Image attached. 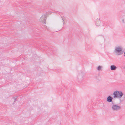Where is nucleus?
<instances>
[{
  "label": "nucleus",
  "instance_id": "f257e3e1",
  "mask_svg": "<svg viewBox=\"0 0 125 125\" xmlns=\"http://www.w3.org/2000/svg\"><path fill=\"white\" fill-rule=\"evenodd\" d=\"M114 95L113 97L114 98H119V100L120 102H122L123 101V100H122L121 98L123 96V93L121 91H115L113 93Z\"/></svg>",
  "mask_w": 125,
  "mask_h": 125
},
{
  "label": "nucleus",
  "instance_id": "f03ea898",
  "mask_svg": "<svg viewBox=\"0 0 125 125\" xmlns=\"http://www.w3.org/2000/svg\"><path fill=\"white\" fill-rule=\"evenodd\" d=\"M47 17V15L45 14L44 15L41 16L40 19V21L42 23H43V26H45V27L46 28L47 27L45 26L46 24V19Z\"/></svg>",
  "mask_w": 125,
  "mask_h": 125
},
{
  "label": "nucleus",
  "instance_id": "7ed1b4c3",
  "mask_svg": "<svg viewBox=\"0 0 125 125\" xmlns=\"http://www.w3.org/2000/svg\"><path fill=\"white\" fill-rule=\"evenodd\" d=\"M114 51L118 55L122 54L123 53L122 51V48L121 46L116 47Z\"/></svg>",
  "mask_w": 125,
  "mask_h": 125
},
{
  "label": "nucleus",
  "instance_id": "20e7f679",
  "mask_svg": "<svg viewBox=\"0 0 125 125\" xmlns=\"http://www.w3.org/2000/svg\"><path fill=\"white\" fill-rule=\"evenodd\" d=\"M111 108L113 111H117L121 109V107L115 104H112L111 105Z\"/></svg>",
  "mask_w": 125,
  "mask_h": 125
},
{
  "label": "nucleus",
  "instance_id": "39448f33",
  "mask_svg": "<svg viewBox=\"0 0 125 125\" xmlns=\"http://www.w3.org/2000/svg\"><path fill=\"white\" fill-rule=\"evenodd\" d=\"M110 69L111 70H115L117 68V67L114 65H111L110 66Z\"/></svg>",
  "mask_w": 125,
  "mask_h": 125
},
{
  "label": "nucleus",
  "instance_id": "423d86ee",
  "mask_svg": "<svg viewBox=\"0 0 125 125\" xmlns=\"http://www.w3.org/2000/svg\"><path fill=\"white\" fill-rule=\"evenodd\" d=\"M113 98L110 96H108L107 98V101L108 102H112Z\"/></svg>",
  "mask_w": 125,
  "mask_h": 125
},
{
  "label": "nucleus",
  "instance_id": "0eeeda50",
  "mask_svg": "<svg viewBox=\"0 0 125 125\" xmlns=\"http://www.w3.org/2000/svg\"><path fill=\"white\" fill-rule=\"evenodd\" d=\"M102 68V67L100 66H99L97 68L98 70L100 71L101 70V68Z\"/></svg>",
  "mask_w": 125,
  "mask_h": 125
},
{
  "label": "nucleus",
  "instance_id": "6e6552de",
  "mask_svg": "<svg viewBox=\"0 0 125 125\" xmlns=\"http://www.w3.org/2000/svg\"><path fill=\"white\" fill-rule=\"evenodd\" d=\"M62 20L63 21V23L64 24V20L63 19H62Z\"/></svg>",
  "mask_w": 125,
  "mask_h": 125
},
{
  "label": "nucleus",
  "instance_id": "1a4fd4ad",
  "mask_svg": "<svg viewBox=\"0 0 125 125\" xmlns=\"http://www.w3.org/2000/svg\"><path fill=\"white\" fill-rule=\"evenodd\" d=\"M124 55L125 57V52L124 53Z\"/></svg>",
  "mask_w": 125,
  "mask_h": 125
},
{
  "label": "nucleus",
  "instance_id": "9d476101",
  "mask_svg": "<svg viewBox=\"0 0 125 125\" xmlns=\"http://www.w3.org/2000/svg\"><path fill=\"white\" fill-rule=\"evenodd\" d=\"M122 21L123 22H124V20H122Z\"/></svg>",
  "mask_w": 125,
  "mask_h": 125
},
{
  "label": "nucleus",
  "instance_id": "9b49d317",
  "mask_svg": "<svg viewBox=\"0 0 125 125\" xmlns=\"http://www.w3.org/2000/svg\"><path fill=\"white\" fill-rule=\"evenodd\" d=\"M14 99L15 100H16V99H15V98H14Z\"/></svg>",
  "mask_w": 125,
  "mask_h": 125
}]
</instances>
